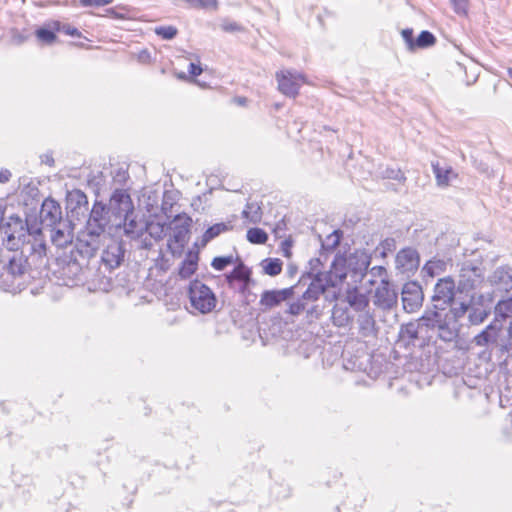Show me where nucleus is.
<instances>
[{
	"mask_svg": "<svg viewBox=\"0 0 512 512\" xmlns=\"http://www.w3.org/2000/svg\"><path fill=\"white\" fill-rule=\"evenodd\" d=\"M503 325L494 320L477 334L473 341L479 347H485L490 344H496L501 336Z\"/></svg>",
	"mask_w": 512,
	"mask_h": 512,
	"instance_id": "obj_7",
	"label": "nucleus"
},
{
	"mask_svg": "<svg viewBox=\"0 0 512 512\" xmlns=\"http://www.w3.org/2000/svg\"><path fill=\"white\" fill-rule=\"evenodd\" d=\"M176 77L178 79L184 80V81L190 80V77L188 75H186L184 72L176 73Z\"/></svg>",
	"mask_w": 512,
	"mask_h": 512,
	"instance_id": "obj_33",
	"label": "nucleus"
},
{
	"mask_svg": "<svg viewBox=\"0 0 512 512\" xmlns=\"http://www.w3.org/2000/svg\"><path fill=\"white\" fill-rule=\"evenodd\" d=\"M247 240L251 244H265L268 240V234L261 228H250L246 234Z\"/></svg>",
	"mask_w": 512,
	"mask_h": 512,
	"instance_id": "obj_17",
	"label": "nucleus"
},
{
	"mask_svg": "<svg viewBox=\"0 0 512 512\" xmlns=\"http://www.w3.org/2000/svg\"><path fill=\"white\" fill-rule=\"evenodd\" d=\"M248 215H249L248 211L244 210V211H243V216H244V217H246V218H248Z\"/></svg>",
	"mask_w": 512,
	"mask_h": 512,
	"instance_id": "obj_37",
	"label": "nucleus"
},
{
	"mask_svg": "<svg viewBox=\"0 0 512 512\" xmlns=\"http://www.w3.org/2000/svg\"><path fill=\"white\" fill-rule=\"evenodd\" d=\"M193 220L186 213L174 216L170 223L171 236L168 243L172 252H181L190 239Z\"/></svg>",
	"mask_w": 512,
	"mask_h": 512,
	"instance_id": "obj_2",
	"label": "nucleus"
},
{
	"mask_svg": "<svg viewBox=\"0 0 512 512\" xmlns=\"http://www.w3.org/2000/svg\"><path fill=\"white\" fill-rule=\"evenodd\" d=\"M233 102L239 106H246L248 99L244 96H238L233 99Z\"/></svg>",
	"mask_w": 512,
	"mask_h": 512,
	"instance_id": "obj_32",
	"label": "nucleus"
},
{
	"mask_svg": "<svg viewBox=\"0 0 512 512\" xmlns=\"http://www.w3.org/2000/svg\"><path fill=\"white\" fill-rule=\"evenodd\" d=\"M305 309V305L301 302H295L290 304L288 313L291 315H299Z\"/></svg>",
	"mask_w": 512,
	"mask_h": 512,
	"instance_id": "obj_29",
	"label": "nucleus"
},
{
	"mask_svg": "<svg viewBox=\"0 0 512 512\" xmlns=\"http://www.w3.org/2000/svg\"><path fill=\"white\" fill-rule=\"evenodd\" d=\"M76 45L79 46V47H84V43L83 42L76 43Z\"/></svg>",
	"mask_w": 512,
	"mask_h": 512,
	"instance_id": "obj_38",
	"label": "nucleus"
},
{
	"mask_svg": "<svg viewBox=\"0 0 512 512\" xmlns=\"http://www.w3.org/2000/svg\"><path fill=\"white\" fill-rule=\"evenodd\" d=\"M291 246H292V240L291 239H286L282 243V249H283L284 255L286 257H290V255H291V252H290Z\"/></svg>",
	"mask_w": 512,
	"mask_h": 512,
	"instance_id": "obj_31",
	"label": "nucleus"
},
{
	"mask_svg": "<svg viewBox=\"0 0 512 512\" xmlns=\"http://www.w3.org/2000/svg\"><path fill=\"white\" fill-rule=\"evenodd\" d=\"M397 300V293L392 289L388 280H382L375 290V303L382 306H391Z\"/></svg>",
	"mask_w": 512,
	"mask_h": 512,
	"instance_id": "obj_11",
	"label": "nucleus"
},
{
	"mask_svg": "<svg viewBox=\"0 0 512 512\" xmlns=\"http://www.w3.org/2000/svg\"><path fill=\"white\" fill-rule=\"evenodd\" d=\"M187 296L191 308L199 314H209L213 312L218 303L214 291L198 279L192 280L189 283Z\"/></svg>",
	"mask_w": 512,
	"mask_h": 512,
	"instance_id": "obj_1",
	"label": "nucleus"
},
{
	"mask_svg": "<svg viewBox=\"0 0 512 512\" xmlns=\"http://www.w3.org/2000/svg\"><path fill=\"white\" fill-rule=\"evenodd\" d=\"M507 72L510 78L512 79V68H508Z\"/></svg>",
	"mask_w": 512,
	"mask_h": 512,
	"instance_id": "obj_36",
	"label": "nucleus"
},
{
	"mask_svg": "<svg viewBox=\"0 0 512 512\" xmlns=\"http://www.w3.org/2000/svg\"><path fill=\"white\" fill-rule=\"evenodd\" d=\"M229 230V226L225 223H216L210 226L202 235L201 245L205 246L211 240L219 236L220 234Z\"/></svg>",
	"mask_w": 512,
	"mask_h": 512,
	"instance_id": "obj_16",
	"label": "nucleus"
},
{
	"mask_svg": "<svg viewBox=\"0 0 512 512\" xmlns=\"http://www.w3.org/2000/svg\"><path fill=\"white\" fill-rule=\"evenodd\" d=\"M436 43L435 36L429 31H422L415 41V50L431 47Z\"/></svg>",
	"mask_w": 512,
	"mask_h": 512,
	"instance_id": "obj_18",
	"label": "nucleus"
},
{
	"mask_svg": "<svg viewBox=\"0 0 512 512\" xmlns=\"http://www.w3.org/2000/svg\"><path fill=\"white\" fill-rule=\"evenodd\" d=\"M512 318V297L498 301L494 308V321L503 323Z\"/></svg>",
	"mask_w": 512,
	"mask_h": 512,
	"instance_id": "obj_14",
	"label": "nucleus"
},
{
	"mask_svg": "<svg viewBox=\"0 0 512 512\" xmlns=\"http://www.w3.org/2000/svg\"><path fill=\"white\" fill-rule=\"evenodd\" d=\"M108 12L114 17V18H120L123 19L125 16L123 14L116 13L114 9L108 10Z\"/></svg>",
	"mask_w": 512,
	"mask_h": 512,
	"instance_id": "obj_34",
	"label": "nucleus"
},
{
	"mask_svg": "<svg viewBox=\"0 0 512 512\" xmlns=\"http://www.w3.org/2000/svg\"><path fill=\"white\" fill-rule=\"evenodd\" d=\"M154 33L163 40H172L178 34V29L172 25L158 26L154 28Z\"/></svg>",
	"mask_w": 512,
	"mask_h": 512,
	"instance_id": "obj_19",
	"label": "nucleus"
},
{
	"mask_svg": "<svg viewBox=\"0 0 512 512\" xmlns=\"http://www.w3.org/2000/svg\"><path fill=\"white\" fill-rule=\"evenodd\" d=\"M198 262V252L189 251L179 267L178 274L180 278L187 279L194 275L198 269Z\"/></svg>",
	"mask_w": 512,
	"mask_h": 512,
	"instance_id": "obj_12",
	"label": "nucleus"
},
{
	"mask_svg": "<svg viewBox=\"0 0 512 512\" xmlns=\"http://www.w3.org/2000/svg\"><path fill=\"white\" fill-rule=\"evenodd\" d=\"M401 35H402L404 41L406 42L407 48L410 51H414L415 50V41L416 40L414 39L413 29H411V28L403 29L402 32H401Z\"/></svg>",
	"mask_w": 512,
	"mask_h": 512,
	"instance_id": "obj_26",
	"label": "nucleus"
},
{
	"mask_svg": "<svg viewBox=\"0 0 512 512\" xmlns=\"http://www.w3.org/2000/svg\"><path fill=\"white\" fill-rule=\"evenodd\" d=\"M456 295V284L452 277L447 276L440 278L434 287L432 299L441 301L445 305H451Z\"/></svg>",
	"mask_w": 512,
	"mask_h": 512,
	"instance_id": "obj_5",
	"label": "nucleus"
},
{
	"mask_svg": "<svg viewBox=\"0 0 512 512\" xmlns=\"http://www.w3.org/2000/svg\"><path fill=\"white\" fill-rule=\"evenodd\" d=\"M433 172L436 178V182L439 186L447 187L453 179L458 177V174L453 170L451 166L441 167L439 163L432 164Z\"/></svg>",
	"mask_w": 512,
	"mask_h": 512,
	"instance_id": "obj_13",
	"label": "nucleus"
},
{
	"mask_svg": "<svg viewBox=\"0 0 512 512\" xmlns=\"http://www.w3.org/2000/svg\"><path fill=\"white\" fill-rule=\"evenodd\" d=\"M233 262V257L230 255V256H220V257H215L213 260H212V263H211V266L215 269V270H218V271H222L224 270L227 266H229L230 264H232Z\"/></svg>",
	"mask_w": 512,
	"mask_h": 512,
	"instance_id": "obj_23",
	"label": "nucleus"
},
{
	"mask_svg": "<svg viewBox=\"0 0 512 512\" xmlns=\"http://www.w3.org/2000/svg\"><path fill=\"white\" fill-rule=\"evenodd\" d=\"M251 274V269L240 263L226 276V279L230 285L235 282L239 283L240 290L245 292L251 284Z\"/></svg>",
	"mask_w": 512,
	"mask_h": 512,
	"instance_id": "obj_9",
	"label": "nucleus"
},
{
	"mask_svg": "<svg viewBox=\"0 0 512 512\" xmlns=\"http://www.w3.org/2000/svg\"><path fill=\"white\" fill-rule=\"evenodd\" d=\"M8 180V176L0 172V182H6Z\"/></svg>",
	"mask_w": 512,
	"mask_h": 512,
	"instance_id": "obj_35",
	"label": "nucleus"
},
{
	"mask_svg": "<svg viewBox=\"0 0 512 512\" xmlns=\"http://www.w3.org/2000/svg\"><path fill=\"white\" fill-rule=\"evenodd\" d=\"M446 271V262L441 259L429 260L423 267V272L430 278H434Z\"/></svg>",
	"mask_w": 512,
	"mask_h": 512,
	"instance_id": "obj_15",
	"label": "nucleus"
},
{
	"mask_svg": "<svg viewBox=\"0 0 512 512\" xmlns=\"http://www.w3.org/2000/svg\"><path fill=\"white\" fill-rule=\"evenodd\" d=\"M59 32V21L51 20L35 30L36 39L42 44H53L57 41Z\"/></svg>",
	"mask_w": 512,
	"mask_h": 512,
	"instance_id": "obj_10",
	"label": "nucleus"
},
{
	"mask_svg": "<svg viewBox=\"0 0 512 512\" xmlns=\"http://www.w3.org/2000/svg\"><path fill=\"white\" fill-rule=\"evenodd\" d=\"M396 267L402 273H414L420 264L418 252L412 248H403L396 255Z\"/></svg>",
	"mask_w": 512,
	"mask_h": 512,
	"instance_id": "obj_6",
	"label": "nucleus"
},
{
	"mask_svg": "<svg viewBox=\"0 0 512 512\" xmlns=\"http://www.w3.org/2000/svg\"><path fill=\"white\" fill-rule=\"evenodd\" d=\"M423 301L421 286L416 281H409L402 289L403 307L407 312H414L419 309Z\"/></svg>",
	"mask_w": 512,
	"mask_h": 512,
	"instance_id": "obj_4",
	"label": "nucleus"
},
{
	"mask_svg": "<svg viewBox=\"0 0 512 512\" xmlns=\"http://www.w3.org/2000/svg\"><path fill=\"white\" fill-rule=\"evenodd\" d=\"M133 58L142 65H150L153 61L152 54L148 49H142L133 54Z\"/></svg>",
	"mask_w": 512,
	"mask_h": 512,
	"instance_id": "obj_24",
	"label": "nucleus"
},
{
	"mask_svg": "<svg viewBox=\"0 0 512 512\" xmlns=\"http://www.w3.org/2000/svg\"><path fill=\"white\" fill-rule=\"evenodd\" d=\"M275 79L278 91L289 98H296L301 87L309 83L305 74L290 69L277 71Z\"/></svg>",
	"mask_w": 512,
	"mask_h": 512,
	"instance_id": "obj_3",
	"label": "nucleus"
},
{
	"mask_svg": "<svg viewBox=\"0 0 512 512\" xmlns=\"http://www.w3.org/2000/svg\"><path fill=\"white\" fill-rule=\"evenodd\" d=\"M455 13L459 15H467L469 8V0H450Z\"/></svg>",
	"mask_w": 512,
	"mask_h": 512,
	"instance_id": "obj_25",
	"label": "nucleus"
},
{
	"mask_svg": "<svg viewBox=\"0 0 512 512\" xmlns=\"http://www.w3.org/2000/svg\"><path fill=\"white\" fill-rule=\"evenodd\" d=\"M188 71H189V76L191 78H195L202 74L203 69H202L200 63H190Z\"/></svg>",
	"mask_w": 512,
	"mask_h": 512,
	"instance_id": "obj_28",
	"label": "nucleus"
},
{
	"mask_svg": "<svg viewBox=\"0 0 512 512\" xmlns=\"http://www.w3.org/2000/svg\"><path fill=\"white\" fill-rule=\"evenodd\" d=\"M282 261L278 258L265 260L264 272L270 276L279 275L282 272Z\"/></svg>",
	"mask_w": 512,
	"mask_h": 512,
	"instance_id": "obj_20",
	"label": "nucleus"
},
{
	"mask_svg": "<svg viewBox=\"0 0 512 512\" xmlns=\"http://www.w3.org/2000/svg\"><path fill=\"white\" fill-rule=\"evenodd\" d=\"M292 295L290 288L282 290H266L261 294L259 304L265 309H271L287 300Z\"/></svg>",
	"mask_w": 512,
	"mask_h": 512,
	"instance_id": "obj_8",
	"label": "nucleus"
},
{
	"mask_svg": "<svg viewBox=\"0 0 512 512\" xmlns=\"http://www.w3.org/2000/svg\"><path fill=\"white\" fill-rule=\"evenodd\" d=\"M112 2H113V0H79L80 5H82L84 7L105 6Z\"/></svg>",
	"mask_w": 512,
	"mask_h": 512,
	"instance_id": "obj_27",
	"label": "nucleus"
},
{
	"mask_svg": "<svg viewBox=\"0 0 512 512\" xmlns=\"http://www.w3.org/2000/svg\"><path fill=\"white\" fill-rule=\"evenodd\" d=\"M221 29L227 33H236L244 30L243 26L233 20L224 19L220 24Z\"/></svg>",
	"mask_w": 512,
	"mask_h": 512,
	"instance_id": "obj_22",
	"label": "nucleus"
},
{
	"mask_svg": "<svg viewBox=\"0 0 512 512\" xmlns=\"http://www.w3.org/2000/svg\"><path fill=\"white\" fill-rule=\"evenodd\" d=\"M59 32L64 33L67 36L72 38L83 39L85 41H89L87 37L83 36L81 31H79L76 27L69 23H63L59 21Z\"/></svg>",
	"mask_w": 512,
	"mask_h": 512,
	"instance_id": "obj_21",
	"label": "nucleus"
},
{
	"mask_svg": "<svg viewBox=\"0 0 512 512\" xmlns=\"http://www.w3.org/2000/svg\"><path fill=\"white\" fill-rule=\"evenodd\" d=\"M468 310V305L465 303H460L459 307L452 308L451 312L455 316V318H460L464 316V314Z\"/></svg>",
	"mask_w": 512,
	"mask_h": 512,
	"instance_id": "obj_30",
	"label": "nucleus"
}]
</instances>
